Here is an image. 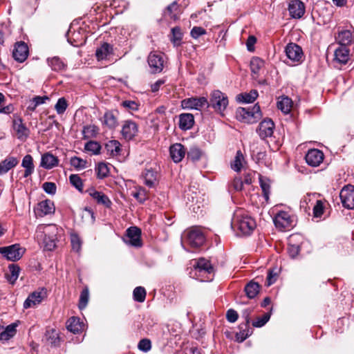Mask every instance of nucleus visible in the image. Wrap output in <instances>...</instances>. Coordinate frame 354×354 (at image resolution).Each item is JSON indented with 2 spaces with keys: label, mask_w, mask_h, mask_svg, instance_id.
<instances>
[{
  "label": "nucleus",
  "mask_w": 354,
  "mask_h": 354,
  "mask_svg": "<svg viewBox=\"0 0 354 354\" xmlns=\"http://www.w3.org/2000/svg\"><path fill=\"white\" fill-rule=\"evenodd\" d=\"M232 225L243 235H250L257 227L255 220L241 210L235 212Z\"/></svg>",
  "instance_id": "obj_1"
},
{
  "label": "nucleus",
  "mask_w": 354,
  "mask_h": 354,
  "mask_svg": "<svg viewBox=\"0 0 354 354\" xmlns=\"http://www.w3.org/2000/svg\"><path fill=\"white\" fill-rule=\"evenodd\" d=\"M262 117L260 106L258 104L248 107H239L236 111V118L242 122L253 124L259 121Z\"/></svg>",
  "instance_id": "obj_2"
},
{
  "label": "nucleus",
  "mask_w": 354,
  "mask_h": 354,
  "mask_svg": "<svg viewBox=\"0 0 354 354\" xmlns=\"http://www.w3.org/2000/svg\"><path fill=\"white\" fill-rule=\"evenodd\" d=\"M198 277H203L201 281H211L214 275V268L209 261L201 258L194 265Z\"/></svg>",
  "instance_id": "obj_3"
},
{
  "label": "nucleus",
  "mask_w": 354,
  "mask_h": 354,
  "mask_svg": "<svg viewBox=\"0 0 354 354\" xmlns=\"http://www.w3.org/2000/svg\"><path fill=\"white\" fill-rule=\"evenodd\" d=\"M228 105L227 95L218 90L214 91L210 95L209 106L212 107L216 111L221 113Z\"/></svg>",
  "instance_id": "obj_4"
},
{
  "label": "nucleus",
  "mask_w": 354,
  "mask_h": 354,
  "mask_svg": "<svg viewBox=\"0 0 354 354\" xmlns=\"http://www.w3.org/2000/svg\"><path fill=\"white\" fill-rule=\"evenodd\" d=\"M25 249L19 244H13L6 247H0V254L11 261L19 260L24 255Z\"/></svg>",
  "instance_id": "obj_5"
},
{
  "label": "nucleus",
  "mask_w": 354,
  "mask_h": 354,
  "mask_svg": "<svg viewBox=\"0 0 354 354\" xmlns=\"http://www.w3.org/2000/svg\"><path fill=\"white\" fill-rule=\"evenodd\" d=\"M274 223L280 230H289L294 226V218L288 212L281 211L275 215Z\"/></svg>",
  "instance_id": "obj_6"
},
{
  "label": "nucleus",
  "mask_w": 354,
  "mask_h": 354,
  "mask_svg": "<svg viewBox=\"0 0 354 354\" xmlns=\"http://www.w3.org/2000/svg\"><path fill=\"white\" fill-rule=\"evenodd\" d=\"M44 234V243L46 250L51 251L56 247L55 240L57 228L55 225H48L42 227Z\"/></svg>",
  "instance_id": "obj_7"
},
{
  "label": "nucleus",
  "mask_w": 354,
  "mask_h": 354,
  "mask_svg": "<svg viewBox=\"0 0 354 354\" xmlns=\"http://www.w3.org/2000/svg\"><path fill=\"white\" fill-rule=\"evenodd\" d=\"M186 237L189 244L194 248H198L205 242V236L197 227L189 229L186 232Z\"/></svg>",
  "instance_id": "obj_8"
},
{
  "label": "nucleus",
  "mask_w": 354,
  "mask_h": 354,
  "mask_svg": "<svg viewBox=\"0 0 354 354\" xmlns=\"http://www.w3.org/2000/svg\"><path fill=\"white\" fill-rule=\"evenodd\" d=\"M148 64L153 73H160L164 68V55L160 52H151L148 56Z\"/></svg>",
  "instance_id": "obj_9"
},
{
  "label": "nucleus",
  "mask_w": 354,
  "mask_h": 354,
  "mask_svg": "<svg viewBox=\"0 0 354 354\" xmlns=\"http://www.w3.org/2000/svg\"><path fill=\"white\" fill-rule=\"evenodd\" d=\"M342 205L347 209L354 208V186L348 185L344 186L339 193Z\"/></svg>",
  "instance_id": "obj_10"
},
{
  "label": "nucleus",
  "mask_w": 354,
  "mask_h": 354,
  "mask_svg": "<svg viewBox=\"0 0 354 354\" xmlns=\"http://www.w3.org/2000/svg\"><path fill=\"white\" fill-rule=\"evenodd\" d=\"M124 242L131 246L140 248L142 243L141 240V230L137 227H130L127 230Z\"/></svg>",
  "instance_id": "obj_11"
},
{
  "label": "nucleus",
  "mask_w": 354,
  "mask_h": 354,
  "mask_svg": "<svg viewBox=\"0 0 354 354\" xmlns=\"http://www.w3.org/2000/svg\"><path fill=\"white\" fill-rule=\"evenodd\" d=\"M47 291L45 288H40L31 293L24 303V308L34 307L40 304L46 297Z\"/></svg>",
  "instance_id": "obj_12"
},
{
  "label": "nucleus",
  "mask_w": 354,
  "mask_h": 354,
  "mask_svg": "<svg viewBox=\"0 0 354 354\" xmlns=\"http://www.w3.org/2000/svg\"><path fill=\"white\" fill-rule=\"evenodd\" d=\"M182 106L185 109H195L200 110L202 108L209 106V102L205 97H190L182 101Z\"/></svg>",
  "instance_id": "obj_13"
},
{
  "label": "nucleus",
  "mask_w": 354,
  "mask_h": 354,
  "mask_svg": "<svg viewBox=\"0 0 354 354\" xmlns=\"http://www.w3.org/2000/svg\"><path fill=\"white\" fill-rule=\"evenodd\" d=\"M324 153L317 149H309L305 159L307 164L311 167H318L324 160Z\"/></svg>",
  "instance_id": "obj_14"
},
{
  "label": "nucleus",
  "mask_w": 354,
  "mask_h": 354,
  "mask_svg": "<svg viewBox=\"0 0 354 354\" xmlns=\"http://www.w3.org/2000/svg\"><path fill=\"white\" fill-rule=\"evenodd\" d=\"M138 133V124L132 120H126L124 122L121 133L122 137L127 140H132Z\"/></svg>",
  "instance_id": "obj_15"
},
{
  "label": "nucleus",
  "mask_w": 354,
  "mask_h": 354,
  "mask_svg": "<svg viewBox=\"0 0 354 354\" xmlns=\"http://www.w3.org/2000/svg\"><path fill=\"white\" fill-rule=\"evenodd\" d=\"M288 58L293 62H300L303 57L301 48L296 44H288L285 49Z\"/></svg>",
  "instance_id": "obj_16"
},
{
  "label": "nucleus",
  "mask_w": 354,
  "mask_h": 354,
  "mask_svg": "<svg viewBox=\"0 0 354 354\" xmlns=\"http://www.w3.org/2000/svg\"><path fill=\"white\" fill-rule=\"evenodd\" d=\"M34 212L35 215L39 217L53 214L55 212L54 203L50 200L42 201L35 207Z\"/></svg>",
  "instance_id": "obj_17"
},
{
  "label": "nucleus",
  "mask_w": 354,
  "mask_h": 354,
  "mask_svg": "<svg viewBox=\"0 0 354 354\" xmlns=\"http://www.w3.org/2000/svg\"><path fill=\"white\" fill-rule=\"evenodd\" d=\"M28 56V47L24 41L17 42L12 51L13 58L18 62H24Z\"/></svg>",
  "instance_id": "obj_18"
},
{
  "label": "nucleus",
  "mask_w": 354,
  "mask_h": 354,
  "mask_svg": "<svg viewBox=\"0 0 354 354\" xmlns=\"http://www.w3.org/2000/svg\"><path fill=\"white\" fill-rule=\"evenodd\" d=\"M290 15L295 19H300L305 13L304 3L300 0H291L288 5Z\"/></svg>",
  "instance_id": "obj_19"
},
{
  "label": "nucleus",
  "mask_w": 354,
  "mask_h": 354,
  "mask_svg": "<svg viewBox=\"0 0 354 354\" xmlns=\"http://www.w3.org/2000/svg\"><path fill=\"white\" fill-rule=\"evenodd\" d=\"M274 124L271 119L263 120L259 125L258 133L259 136L265 139L270 137L274 133Z\"/></svg>",
  "instance_id": "obj_20"
},
{
  "label": "nucleus",
  "mask_w": 354,
  "mask_h": 354,
  "mask_svg": "<svg viewBox=\"0 0 354 354\" xmlns=\"http://www.w3.org/2000/svg\"><path fill=\"white\" fill-rule=\"evenodd\" d=\"M170 156L176 163L182 161L186 153V149L180 143H175L169 147Z\"/></svg>",
  "instance_id": "obj_21"
},
{
  "label": "nucleus",
  "mask_w": 354,
  "mask_h": 354,
  "mask_svg": "<svg viewBox=\"0 0 354 354\" xmlns=\"http://www.w3.org/2000/svg\"><path fill=\"white\" fill-rule=\"evenodd\" d=\"M88 192L91 197H92L97 204L102 205L106 208L111 207L112 202L103 192L97 191L95 189H89Z\"/></svg>",
  "instance_id": "obj_22"
},
{
  "label": "nucleus",
  "mask_w": 354,
  "mask_h": 354,
  "mask_svg": "<svg viewBox=\"0 0 354 354\" xmlns=\"http://www.w3.org/2000/svg\"><path fill=\"white\" fill-rule=\"evenodd\" d=\"M59 165V159L50 152L41 156L40 166L46 169H51Z\"/></svg>",
  "instance_id": "obj_23"
},
{
  "label": "nucleus",
  "mask_w": 354,
  "mask_h": 354,
  "mask_svg": "<svg viewBox=\"0 0 354 354\" xmlns=\"http://www.w3.org/2000/svg\"><path fill=\"white\" fill-rule=\"evenodd\" d=\"M13 128L19 139L25 140L28 136L29 130L23 124L21 119L19 118L14 120Z\"/></svg>",
  "instance_id": "obj_24"
},
{
  "label": "nucleus",
  "mask_w": 354,
  "mask_h": 354,
  "mask_svg": "<svg viewBox=\"0 0 354 354\" xmlns=\"http://www.w3.org/2000/svg\"><path fill=\"white\" fill-rule=\"evenodd\" d=\"M335 60L340 64H346L349 59V50L346 46L340 45L335 49Z\"/></svg>",
  "instance_id": "obj_25"
},
{
  "label": "nucleus",
  "mask_w": 354,
  "mask_h": 354,
  "mask_svg": "<svg viewBox=\"0 0 354 354\" xmlns=\"http://www.w3.org/2000/svg\"><path fill=\"white\" fill-rule=\"evenodd\" d=\"M19 160L13 156H8L0 162V175L7 173L10 169L17 165Z\"/></svg>",
  "instance_id": "obj_26"
},
{
  "label": "nucleus",
  "mask_w": 354,
  "mask_h": 354,
  "mask_svg": "<svg viewBox=\"0 0 354 354\" xmlns=\"http://www.w3.org/2000/svg\"><path fill=\"white\" fill-rule=\"evenodd\" d=\"M194 123V116L191 113H182L179 115V127L182 130L190 129Z\"/></svg>",
  "instance_id": "obj_27"
},
{
  "label": "nucleus",
  "mask_w": 354,
  "mask_h": 354,
  "mask_svg": "<svg viewBox=\"0 0 354 354\" xmlns=\"http://www.w3.org/2000/svg\"><path fill=\"white\" fill-rule=\"evenodd\" d=\"M48 65L53 71L56 72L65 71L67 64L59 57H53L47 59Z\"/></svg>",
  "instance_id": "obj_28"
},
{
  "label": "nucleus",
  "mask_w": 354,
  "mask_h": 354,
  "mask_svg": "<svg viewBox=\"0 0 354 354\" xmlns=\"http://www.w3.org/2000/svg\"><path fill=\"white\" fill-rule=\"evenodd\" d=\"M17 323H12L6 326L5 330L0 333V340L1 342H6L13 337L17 333Z\"/></svg>",
  "instance_id": "obj_29"
},
{
  "label": "nucleus",
  "mask_w": 354,
  "mask_h": 354,
  "mask_svg": "<svg viewBox=\"0 0 354 354\" xmlns=\"http://www.w3.org/2000/svg\"><path fill=\"white\" fill-rule=\"evenodd\" d=\"M21 166L25 169L24 177L30 176L34 171L32 157L29 154L26 155L22 160Z\"/></svg>",
  "instance_id": "obj_30"
},
{
  "label": "nucleus",
  "mask_w": 354,
  "mask_h": 354,
  "mask_svg": "<svg viewBox=\"0 0 354 354\" xmlns=\"http://www.w3.org/2000/svg\"><path fill=\"white\" fill-rule=\"evenodd\" d=\"M120 147L121 145L118 140H113L106 144L105 149L110 156L115 157L120 154Z\"/></svg>",
  "instance_id": "obj_31"
},
{
  "label": "nucleus",
  "mask_w": 354,
  "mask_h": 354,
  "mask_svg": "<svg viewBox=\"0 0 354 354\" xmlns=\"http://www.w3.org/2000/svg\"><path fill=\"white\" fill-rule=\"evenodd\" d=\"M145 184L149 187H152L155 185L157 181V173L152 170L146 169L142 174Z\"/></svg>",
  "instance_id": "obj_32"
},
{
  "label": "nucleus",
  "mask_w": 354,
  "mask_h": 354,
  "mask_svg": "<svg viewBox=\"0 0 354 354\" xmlns=\"http://www.w3.org/2000/svg\"><path fill=\"white\" fill-rule=\"evenodd\" d=\"M260 291V285L259 283L250 281L245 287V292L247 297L250 299L254 298Z\"/></svg>",
  "instance_id": "obj_33"
},
{
  "label": "nucleus",
  "mask_w": 354,
  "mask_h": 354,
  "mask_svg": "<svg viewBox=\"0 0 354 354\" xmlns=\"http://www.w3.org/2000/svg\"><path fill=\"white\" fill-rule=\"evenodd\" d=\"M113 48L108 43H104L96 50L95 55L97 60L106 59L107 56L112 53Z\"/></svg>",
  "instance_id": "obj_34"
},
{
  "label": "nucleus",
  "mask_w": 354,
  "mask_h": 354,
  "mask_svg": "<svg viewBox=\"0 0 354 354\" xmlns=\"http://www.w3.org/2000/svg\"><path fill=\"white\" fill-rule=\"evenodd\" d=\"M337 39L338 42L340 44V45L346 46L348 44H350L353 41V34L351 31L348 30H341L339 32Z\"/></svg>",
  "instance_id": "obj_35"
},
{
  "label": "nucleus",
  "mask_w": 354,
  "mask_h": 354,
  "mask_svg": "<svg viewBox=\"0 0 354 354\" xmlns=\"http://www.w3.org/2000/svg\"><path fill=\"white\" fill-rule=\"evenodd\" d=\"M103 123L109 129H113L118 125L117 116L112 111H107L104 115Z\"/></svg>",
  "instance_id": "obj_36"
},
{
  "label": "nucleus",
  "mask_w": 354,
  "mask_h": 354,
  "mask_svg": "<svg viewBox=\"0 0 354 354\" xmlns=\"http://www.w3.org/2000/svg\"><path fill=\"white\" fill-rule=\"evenodd\" d=\"M66 328L69 331L75 334L82 330V325L81 324L78 318L72 317L67 321Z\"/></svg>",
  "instance_id": "obj_37"
},
{
  "label": "nucleus",
  "mask_w": 354,
  "mask_h": 354,
  "mask_svg": "<svg viewBox=\"0 0 354 354\" xmlns=\"http://www.w3.org/2000/svg\"><path fill=\"white\" fill-rule=\"evenodd\" d=\"M165 16H168L171 19L176 20L180 15V9L178 4L174 1L167 6L165 12Z\"/></svg>",
  "instance_id": "obj_38"
},
{
  "label": "nucleus",
  "mask_w": 354,
  "mask_h": 354,
  "mask_svg": "<svg viewBox=\"0 0 354 354\" xmlns=\"http://www.w3.org/2000/svg\"><path fill=\"white\" fill-rule=\"evenodd\" d=\"M250 147L252 158L257 162H262L266 156V152L259 149L258 143L253 142Z\"/></svg>",
  "instance_id": "obj_39"
},
{
  "label": "nucleus",
  "mask_w": 354,
  "mask_h": 354,
  "mask_svg": "<svg viewBox=\"0 0 354 354\" xmlns=\"http://www.w3.org/2000/svg\"><path fill=\"white\" fill-rule=\"evenodd\" d=\"M292 101L288 97H283L277 102V107L285 114L289 113L291 111Z\"/></svg>",
  "instance_id": "obj_40"
},
{
  "label": "nucleus",
  "mask_w": 354,
  "mask_h": 354,
  "mask_svg": "<svg viewBox=\"0 0 354 354\" xmlns=\"http://www.w3.org/2000/svg\"><path fill=\"white\" fill-rule=\"evenodd\" d=\"M264 66V62L259 58L254 57L250 62V68L252 73L254 74V77L257 78L260 73L261 70Z\"/></svg>",
  "instance_id": "obj_41"
},
{
  "label": "nucleus",
  "mask_w": 354,
  "mask_h": 354,
  "mask_svg": "<svg viewBox=\"0 0 354 354\" xmlns=\"http://www.w3.org/2000/svg\"><path fill=\"white\" fill-rule=\"evenodd\" d=\"M258 97V92L256 90H252L249 93H241L237 95L236 99L239 102L251 103Z\"/></svg>",
  "instance_id": "obj_42"
},
{
  "label": "nucleus",
  "mask_w": 354,
  "mask_h": 354,
  "mask_svg": "<svg viewBox=\"0 0 354 354\" xmlns=\"http://www.w3.org/2000/svg\"><path fill=\"white\" fill-rule=\"evenodd\" d=\"M245 159L241 151H238L236 152L234 161L231 164V167L235 171L239 172L243 167Z\"/></svg>",
  "instance_id": "obj_43"
},
{
  "label": "nucleus",
  "mask_w": 354,
  "mask_h": 354,
  "mask_svg": "<svg viewBox=\"0 0 354 354\" xmlns=\"http://www.w3.org/2000/svg\"><path fill=\"white\" fill-rule=\"evenodd\" d=\"M99 129L95 125H87L84 127L82 134L84 139L94 138L97 136Z\"/></svg>",
  "instance_id": "obj_44"
},
{
  "label": "nucleus",
  "mask_w": 354,
  "mask_h": 354,
  "mask_svg": "<svg viewBox=\"0 0 354 354\" xmlns=\"http://www.w3.org/2000/svg\"><path fill=\"white\" fill-rule=\"evenodd\" d=\"M8 269L9 273L7 274V279L11 283H14L19 277L20 271L19 267L17 265L12 264L9 266Z\"/></svg>",
  "instance_id": "obj_45"
},
{
  "label": "nucleus",
  "mask_w": 354,
  "mask_h": 354,
  "mask_svg": "<svg viewBox=\"0 0 354 354\" xmlns=\"http://www.w3.org/2000/svg\"><path fill=\"white\" fill-rule=\"evenodd\" d=\"M146 290L142 286L136 287L133 292V299L138 302H144L146 298Z\"/></svg>",
  "instance_id": "obj_46"
},
{
  "label": "nucleus",
  "mask_w": 354,
  "mask_h": 354,
  "mask_svg": "<svg viewBox=\"0 0 354 354\" xmlns=\"http://www.w3.org/2000/svg\"><path fill=\"white\" fill-rule=\"evenodd\" d=\"M84 149L86 151H90L94 155H97L100 153L101 146L96 141H89L86 143Z\"/></svg>",
  "instance_id": "obj_47"
},
{
  "label": "nucleus",
  "mask_w": 354,
  "mask_h": 354,
  "mask_svg": "<svg viewBox=\"0 0 354 354\" xmlns=\"http://www.w3.org/2000/svg\"><path fill=\"white\" fill-rule=\"evenodd\" d=\"M70 163L76 169H83L87 167V161L77 156L72 157Z\"/></svg>",
  "instance_id": "obj_48"
},
{
  "label": "nucleus",
  "mask_w": 354,
  "mask_h": 354,
  "mask_svg": "<svg viewBox=\"0 0 354 354\" xmlns=\"http://www.w3.org/2000/svg\"><path fill=\"white\" fill-rule=\"evenodd\" d=\"M171 34L172 37L171 38V41L174 44V46L180 45L183 37L180 28L179 27L173 28L171 29Z\"/></svg>",
  "instance_id": "obj_49"
},
{
  "label": "nucleus",
  "mask_w": 354,
  "mask_h": 354,
  "mask_svg": "<svg viewBox=\"0 0 354 354\" xmlns=\"http://www.w3.org/2000/svg\"><path fill=\"white\" fill-rule=\"evenodd\" d=\"M202 156V151L196 147H192L187 152V158L192 162L198 161Z\"/></svg>",
  "instance_id": "obj_50"
},
{
  "label": "nucleus",
  "mask_w": 354,
  "mask_h": 354,
  "mask_svg": "<svg viewBox=\"0 0 354 354\" xmlns=\"http://www.w3.org/2000/svg\"><path fill=\"white\" fill-rule=\"evenodd\" d=\"M89 299V292L87 288L83 289L81 292L80 301H79V308L80 309H84L86 308Z\"/></svg>",
  "instance_id": "obj_51"
},
{
  "label": "nucleus",
  "mask_w": 354,
  "mask_h": 354,
  "mask_svg": "<svg viewBox=\"0 0 354 354\" xmlns=\"http://www.w3.org/2000/svg\"><path fill=\"white\" fill-rule=\"evenodd\" d=\"M96 173L98 178H104L109 173L108 166L103 162L99 163L96 168Z\"/></svg>",
  "instance_id": "obj_52"
},
{
  "label": "nucleus",
  "mask_w": 354,
  "mask_h": 354,
  "mask_svg": "<svg viewBox=\"0 0 354 354\" xmlns=\"http://www.w3.org/2000/svg\"><path fill=\"white\" fill-rule=\"evenodd\" d=\"M132 196L140 203H144L147 198V192L145 189L138 187L136 192H132Z\"/></svg>",
  "instance_id": "obj_53"
},
{
  "label": "nucleus",
  "mask_w": 354,
  "mask_h": 354,
  "mask_svg": "<svg viewBox=\"0 0 354 354\" xmlns=\"http://www.w3.org/2000/svg\"><path fill=\"white\" fill-rule=\"evenodd\" d=\"M324 202L322 200H317L315 205L313 207V216L319 218L324 214Z\"/></svg>",
  "instance_id": "obj_54"
},
{
  "label": "nucleus",
  "mask_w": 354,
  "mask_h": 354,
  "mask_svg": "<svg viewBox=\"0 0 354 354\" xmlns=\"http://www.w3.org/2000/svg\"><path fill=\"white\" fill-rule=\"evenodd\" d=\"M70 183L79 191L83 189V183L81 178L77 174H71L69 177Z\"/></svg>",
  "instance_id": "obj_55"
},
{
  "label": "nucleus",
  "mask_w": 354,
  "mask_h": 354,
  "mask_svg": "<svg viewBox=\"0 0 354 354\" xmlns=\"http://www.w3.org/2000/svg\"><path fill=\"white\" fill-rule=\"evenodd\" d=\"M68 106V104L65 98L61 97L57 102L55 109L58 114H62L65 112Z\"/></svg>",
  "instance_id": "obj_56"
},
{
  "label": "nucleus",
  "mask_w": 354,
  "mask_h": 354,
  "mask_svg": "<svg viewBox=\"0 0 354 354\" xmlns=\"http://www.w3.org/2000/svg\"><path fill=\"white\" fill-rule=\"evenodd\" d=\"M270 315L269 313H265L261 317H257L252 323L254 327H262L264 326L270 319Z\"/></svg>",
  "instance_id": "obj_57"
},
{
  "label": "nucleus",
  "mask_w": 354,
  "mask_h": 354,
  "mask_svg": "<svg viewBox=\"0 0 354 354\" xmlns=\"http://www.w3.org/2000/svg\"><path fill=\"white\" fill-rule=\"evenodd\" d=\"M71 245L73 250L79 252L81 249L82 241L77 234H72L71 236Z\"/></svg>",
  "instance_id": "obj_58"
},
{
  "label": "nucleus",
  "mask_w": 354,
  "mask_h": 354,
  "mask_svg": "<svg viewBox=\"0 0 354 354\" xmlns=\"http://www.w3.org/2000/svg\"><path fill=\"white\" fill-rule=\"evenodd\" d=\"M138 347L140 351L147 352L151 348V341L148 339H142L139 342Z\"/></svg>",
  "instance_id": "obj_59"
},
{
  "label": "nucleus",
  "mask_w": 354,
  "mask_h": 354,
  "mask_svg": "<svg viewBox=\"0 0 354 354\" xmlns=\"http://www.w3.org/2000/svg\"><path fill=\"white\" fill-rule=\"evenodd\" d=\"M205 34H206V30L203 28L200 27V26H194L192 29L191 32H190L191 36L194 39H197L200 36L203 35Z\"/></svg>",
  "instance_id": "obj_60"
},
{
  "label": "nucleus",
  "mask_w": 354,
  "mask_h": 354,
  "mask_svg": "<svg viewBox=\"0 0 354 354\" xmlns=\"http://www.w3.org/2000/svg\"><path fill=\"white\" fill-rule=\"evenodd\" d=\"M278 275L273 270H269L266 281V286H270L277 281Z\"/></svg>",
  "instance_id": "obj_61"
},
{
  "label": "nucleus",
  "mask_w": 354,
  "mask_h": 354,
  "mask_svg": "<svg viewBox=\"0 0 354 354\" xmlns=\"http://www.w3.org/2000/svg\"><path fill=\"white\" fill-rule=\"evenodd\" d=\"M42 187L46 193L50 194H53L56 192V185L54 183L46 182L43 184Z\"/></svg>",
  "instance_id": "obj_62"
},
{
  "label": "nucleus",
  "mask_w": 354,
  "mask_h": 354,
  "mask_svg": "<svg viewBox=\"0 0 354 354\" xmlns=\"http://www.w3.org/2000/svg\"><path fill=\"white\" fill-rule=\"evenodd\" d=\"M122 106L129 110L136 111L138 109V105L135 101L125 100L122 102Z\"/></svg>",
  "instance_id": "obj_63"
},
{
  "label": "nucleus",
  "mask_w": 354,
  "mask_h": 354,
  "mask_svg": "<svg viewBox=\"0 0 354 354\" xmlns=\"http://www.w3.org/2000/svg\"><path fill=\"white\" fill-rule=\"evenodd\" d=\"M288 251L289 255L292 258H295L299 254V252L300 251V248H299V245L289 244L288 248Z\"/></svg>",
  "instance_id": "obj_64"
}]
</instances>
